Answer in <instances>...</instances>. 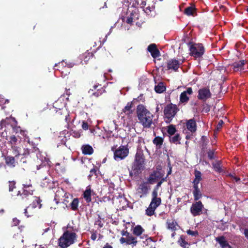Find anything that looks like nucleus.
<instances>
[{
  "label": "nucleus",
  "mask_w": 248,
  "mask_h": 248,
  "mask_svg": "<svg viewBox=\"0 0 248 248\" xmlns=\"http://www.w3.org/2000/svg\"><path fill=\"white\" fill-rule=\"evenodd\" d=\"M139 189L142 193L146 195L150 189V186L148 185L147 182H143L140 185Z\"/></svg>",
  "instance_id": "473e14b6"
},
{
  "label": "nucleus",
  "mask_w": 248,
  "mask_h": 248,
  "mask_svg": "<svg viewBox=\"0 0 248 248\" xmlns=\"http://www.w3.org/2000/svg\"><path fill=\"white\" fill-rule=\"evenodd\" d=\"M79 204V200L78 198H76L72 199L71 202L69 203V207L73 211H77L78 210V206Z\"/></svg>",
  "instance_id": "72a5a7b5"
},
{
  "label": "nucleus",
  "mask_w": 248,
  "mask_h": 248,
  "mask_svg": "<svg viewBox=\"0 0 248 248\" xmlns=\"http://www.w3.org/2000/svg\"><path fill=\"white\" fill-rule=\"evenodd\" d=\"M147 49L154 58H156L160 56V51L157 49L156 45L155 44H150L148 46Z\"/></svg>",
  "instance_id": "5701e85b"
},
{
  "label": "nucleus",
  "mask_w": 248,
  "mask_h": 248,
  "mask_svg": "<svg viewBox=\"0 0 248 248\" xmlns=\"http://www.w3.org/2000/svg\"><path fill=\"white\" fill-rule=\"evenodd\" d=\"M125 22L127 24H130V25H132L133 23L134 22V21L133 19V16H131V13L130 14V15L129 16H128L126 17Z\"/></svg>",
  "instance_id": "13d9d810"
},
{
  "label": "nucleus",
  "mask_w": 248,
  "mask_h": 248,
  "mask_svg": "<svg viewBox=\"0 0 248 248\" xmlns=\"http://www.w3.org/2000/svg\"><path fill=\"white\" fill-rule=\"evenodd\" d=\"M131 16H133V19L136 24L138 26L141 25L144 22V19L140 16L138 10H134L131 12Z\"/></svg>",
  "instance_id": "6ab92c4d"
},
{
  "label": "nucleus",
  "mask_w": 248,
  "mask_h": 248,
  "mask_svg": "<svg viewBox=\"0 0 248 248\" xmlns=\"http://www.w3.org/2000/svg\"><path fill=\"white\" fill-rule=\"evenodd\" d=\"M34 189L31 184H23L22 193L18 191L17 196L18 199L23 203H27L32 200Z\"/></svg>",
  "instance_id": "20e7f679"
},
{
  "label": "nucleus",
  "mask_w": 248,
  "mask_h": 248,
  "mask_svg": "<svg viewBox=\"0 0 248 248\" xmlns=\"http://www.w3.org/2000/svg\"><path fill=\"white\" fill-rule=\"evenodd\" d=\"M10 118H12L14 120V121L12 122V124H9V128L10 127L12 128V130L13 131V132L15 134H17L19 132L22 135H24L25 132L24 131L22 130L20 127L17 126V122L16 121L15 118L10 117Z\"/></svg>",
  "instance_id": "cd10ccee"
},
{
  "label": "nucleus",
  "mask_w": 248,
  "mask_h": 248,
  "mask_svg": "<svg viewBox=\"0 0 248 248\" xmlns=\"http://www.w3.org/2000/svg\"><path fill=\"white\" fill-rule=\"evenodd\" d=\"M177 242L178 244L183 248H188V246L190 245V244L186 241L185 237L184 235H181L178 240Z\"/></svg>",
  "instance_id": "e433bc0d"
},
{
  "label": "nucleus",
  "mask_w": 248,
  "mask_h": 248,
  "mask_svg": "<svg viewBox=\"0 0 248 248\" xmlns=\"http://www.w3.org/2000/svg\"><path fill=\"white\" fill-rule=\"evenodd\" d=\"M193 93L192 89L191 87H188L186 90L181 93L180 95V102L181 103H186L189 98L187 95H191Z\"/></svg>",
  "instance_id": "4468645a"
},
{
  "label": "nucleus",
  "mask_w": 248,
  "mask_h": 248,
  "mask_svg": "<svg viewBox=\"0 0 248 248\" xmlns=\"http://www.w3.org/2000/svg\"><path fill=\"white\" fill-rule=\"evenodd\" d=\"M67 110L66 109H63V111H61V110H57V112L53 113V114H55L56 117L60 119H63L62 116H63L64 115H66L67 113Z\"/></svg>",
  "instance_id": "49530a36"
},
{
  "label": "nucleus",
  "mask_w": 248,
  "mask_h": 248,
  "mask_svg": "<svg viewBox=\"0 0 248 248\" xmlns=\"http://www.w3.org/2000/svg\"><path fill=\"white\" fill-rule=\"evenodd\" d=\"M156 208L149 205L148 208L146 210V214L148 216H152L155 214V211Z\"/></svg>",
  "instance_id": "8fccbe9b"
},
{
  "label": "nucleus",
  "mask_w": 248,
  "mask_h": 248,
  "mask_svg": "<svg viewBox=\"0 0 248 248\" xmlns=\"http://www.w3.org/2000/svg\"><path fill=\"white\" fill-rule=\"evenodd\" d=\"M157 194L152 193V199L150 205L155 208H156L161 203V199L157 197Z\"/></svg>",
  "instance_id": "a878e982"
},
{
  "label": "nucleus",
  "mask_w": 248,
  "mask_h": 248,
  "mask_svg": "<svg viewBox=\"0 0 248 248\" xmlns=\"http://www.w3.org/2000/svg\"><path fill=\"white\" fill-rule=\"evenodd\" d=\"M98 170V168L97 167L94 166L93 169H92L90 171V174L88 176L89 178H90L93 175L97 176V171Z\"/></svg>",
  "instance_id": "864d4df0"
},
{
  "label": "nucleus",
  "mask_w": 248,
  "mask_h": 248,
  "mask_svg": "<svg viewBox=\"0 0 248 248\" xmlns=\"http://www.w3.org/2000/svg\"><path fill=\"white\" fill-rule=\"evenodd\" d=\"M175 126L173 124H170L168 126L167 132L170 136H173L176 132Z\"/></svg>",
  "instance_id": "a18cd8bd"
},
{
  "label": "nucleus",
  "mask_w": 248,
  "mask_h": 248,
  "mask_svg": "<svg viewBox=\"0 0 248 248\" xmlns=\"http://www.w3.org/2000/svg\"><path fill=\"white\" fill-rule=\"evenodd\" d=\"M93 53L88 51L80 55L78 58L79 60V63H81L82 64H87L90 59L93 58Z\"/></svg>",
  "instance_id": "f3484780"
},
{
  "label": "nucleus",
  "mask_w": 248,
  "mask_h": 248,
  "mask_svg": "<svg viewBox=\"0 0 248 248\" xmlns=\"http://www.w3.org/2000/svg\"><path fill=\"white\" fill-rule=\"evenodd\" d=\"M91 232H92V235L91 236V238L93 241H94L96 240V237H97L96 231H93Z\"/></svg>",
  "instance_id": "774afa93"
},
{
  "label": "nucleus",
  "mask_w": 248,
  "mask_h": 248,
  "mask_svg": "<svg viewBox=\"0 0 248 248\" xmlns=\"http://www.w3.org/2000/svg\"><path fill=\"white\" fill-rule=\"evenodd\" d=\"M164 139L161 137H156L153 140V143L156 145L157 149H160L163 144Z\"/></svg>",
  "instance_id": "58836bf2"
},
{
  "label": "nucleus",
  "mask_w": 248,
  "mask_h": 248,
  "mask_svg": "<svg viewBox=\"0 0 248 248\" xmlns=\"http://www.w3.org/2000/svg\"><path fill=\"white\" fill-rule=\"evenodd\" d=\"M202 146V149H204L206 148V146L209 142L208 138L205 136H202L201 138Z\"/></svg>",
  "instance_id": "09e8293b"
},
{
  "label": "nucleus",
  "mask_w": 248,
  "mask_h": 248,
  "mask_svg": "<svg viewBox=\"0 0 248 248\" xmlns=\"http://www.w3.org/2000/svg\"><path fill=\"white\" fill-rule=\"evenodd\" d=\"M137 100V99H134L133 101L128 102L125 107L122 109L121 113H124L128 118H131L134 112L133 105L135 100Z\"/></svg>",
  "instance_id": "f8f14e48"
},
{
  "label": "nucleus",
  "mask_w": 248,
  "mask_h": 248,
  "mask_svg": "<svg viewBox=\"0 0 248 248\" xmlns=\"http://www.w3.org/2000/svg\"><path fill=\"white\" fill-rule=\"evenodd\" d=\"M16 182L15 181H9V191H13V190L16 188Z\"/></svg>",
  "instance_id": "6e6d98bb"
},
{
  "label": "nucleus",
  "mask_w": 248,
  "mask_h": 248,
  "mask_svg": "<svg viewBox=\"0 0 248 248\" xmlns=\"http://www.w3.org/2000/svg\"><path fill=\"white\" fill-rule=\"evenodd\" d=\"M155 90L157 93H161L165 91L166 87L162 82H159L157 85L155 86Z\"/></svg>",
  "instance_id": "a19ab883"
},
{
  "label": "nucleus",
  "mask_w": 248,
  "mask_h": 248,
  "mask_svg": "<svg viewBox=\"0 0 248 248\" xmlns=\"http://www.w3.org/2000/svg\"><path fill=\"white\" fill-rule=\"evenodd\" d=\"M94 225H98L99 228H101L103 227L104 224L101 220L100 216L98 215V218L95 221Z\"/></svg>",
  "instance_id": "5fc2aeb1"
},
{
  "label": "nucleus",
  "mask_w": 248,
  "mask_h": 248,
  "mask_svg": "<svg viewBox=\"0 0 248 248\" xmlns=\"http://www.w3.org/2000/svg\"><path fill=\"white\" fill-rule=\"evenodd\" d=\"M77 238L76 232L67 230L58 239V246L61 248H67L75 243Z\"/></svg>",
  "instance_id": "7ed1b4c3"
},
{
  "label": "nucleus",
  "mask_w": 248,
  "mask_h": 248,
  "mask_svg": "<svg viewBox=\"0 0 248 248\" xmlns=\"http://www.w3.org/2000/svg\"><path fill=\"white\" fill-rule=\"evenodd\" d=\"M208 157L210 160H212L215 158L214 156V151L209 150L207 152Z\"/></svg>",
  "instance_id": "680f3d73"
},
{
  "label": "nucleus",
  "mask_w": 248,
  "mask_h": 248,
  "mask_svg": "<svg viewBox=\"0 0 248 248\" xmlns=\"http://www.w3.org/2000/svg\"><path fill=\"white\" fill-rule=\"evenodd\" d=\"M17 141V138L15 135H13L10 137L8 142L11 146H12L16 145Z\"/></svg>",
  "instance_id": "3c124183"
},
{
  "label": "nucleus",
  "mask_w": 248,
  "mask_h": 248,
  "mask_svg": "<svg viewBox=\"0 0 248 248\" xmlns=\"http://www.w3.org/2000/svg\"><path fill=\"white\" fill-rule=\"evenodd\" d=\"M122 235L125 236L126 237H121L120 241L121 244L126 243L128 245H132L135 246L137 244L138 238L136 236H133L132 234L128 232L127 231L123 232Z\"/></svg>",
  "instance_id": "0eeeda50"
},
{
  "label": "nucleus",
  "mask_w": 248,
  "mask_h": 248,
  "mask_svg": "<svg viewBox=\"0 0 248 248\" xmlns=\"http://www.w3.org/2000/svg\"><path fill=\"white\" fill-rule=\"evenodd\" d=\"M163 176L160 171L154 170L150 175L148 178V182L150 184L155 183L158 180L160 179Z\"/></svg>",
  "instance_id": "2eb2a0df"
},
{
  "label": "nucleus",
  "mask_w": 248,
  "mask_h": 248,
  "mask_svg": "<svg viewBox=\"0 0 248 248\" xmlns=\"http://www.w3.org/2000/svg\"><path fill=\"white\" fill-rule=\"evenodd\" d=\"M179 111L176 105L172 103L167 104L164 109V118L166 123H170Z\"/></svg>",
  "instance_id": "39448f33"
},
{
  "label": "nucleus",
  "mask_w": 248,
  "mask_h": 248,
  "mask_svg": "<svg viewBox=\"0 0 248 248\" xmlns=\"http://www.w3.org/2000/svg\"><path fill=\"white\" fill-rule=\"evenodd\" d=\"M67 193H68L66 192L63 188L58 187L55 192L54 197V201L56 202V203L58 204L60 203L62 198Z\"/></svg>",
  "instance_id": "aec40b11"
},
{
  "label": "nucleus",
  "mask_w": 248,
  "mask_h": 248,
  "mask_svg": "<svg viewBox=\"0 0 248 248\" xmlns=\"http://www.w3.org/2000/svg\"><path fill=\"white\" fill-rule=\"evenodd\" d=\"M154 9L153 7H150V6H147L145 7L143 10L144 11L145 13H146L147 15H150L151 12L153 11V10Z\"/></svg>",
  "instance_id": "052dcab7"
},
{
  "label": "nucleus",
  "mask_w": 248,
  "mask_h": 248,
  "mask_svg": "<svg viewBox=\"0 0 248 248\" xmlns=\"http://www.w3.org/2000/svg\"><path fill=\"white\" fill-rule=\"evenodd\" d=\"M170 142L177 144H180V140L181 137L179 134H176L175 135L170 137Z\"/></svg>",
  "instance_id": "37998d69"
},
{
  "label": "nucleus",
  "mask_w": 248,
  "mask_h": 248,
  "mask_svg": "<svg viewBox=\"0 0 248 248\" xmlns=\"http://www.w3.org/2000/svg\"><path fill=\"white\" fill-rule=\"evenodd\" d=\"M63 198L64 199L62 201V203L66 205V207H69L68 206L69 205V203L71 202L73 199L72 195L68 193Z\"/></svg>",
  "instance_id": "79ce46f5"
},
{
  "label": "nucleus",
  "mask_w": 248,
  "mask_h": 248,
  "mask_svg": "<svg viewBox=\"0 0 248 248\" xmlns=\"http://www.w3.org/2000/svg\"><path fill=\"white\" fill-rule=\"evenodd\" d=\"M15 156H6L4 158L5 164L11 168H15L17 164V161L15 159Z\"/></svg>",
  "instance_id": "b1692460"
},
{
  "label": "nucleus",
  "mask_w": 248,
  "mask_h": 248,
  "mask_svg": "<svg viewBox=\"0 0 248 248\" xmlns=\"http://www.w3.org/2000/svg\"><path fill=\"white\" fill-rule=\"evenodd\" d=\"M189 50L190 56L195 59L202 57L205 52L204 46L202 44H194L191 45Z\"/></svg>",
  "instance_id": "423d86ee"
},
{
  "label": "nucleus",
  "mask_w": 248,
  "mask_h": 248,
  "mask_svg": "<svg viewBox=\"0 0 248 248\" xmlns=\"http://www.w3.org/2000/svg\"><path fill=\"white\" fill-rule=\"evenodd\" d=\"M193 187L194 188L193 191L194 199L195 201H197L202 197V194L199 188L198 185H193Z\"/></svg>",
  "instance_id": "c85d7f7f"
},
{
  "label": "nucleus",
  "mask_w": 248,
  "mask_h": 248,
  "mask_svg": "<svg viewBox=\"0 0 248 248\" xmlns=\"http://www.w3.org/2000/svg\"><path fill=\"white\" fill-rule=\"evenodd\" d=\"M137 116L140 123L144 128H150L154 124V127L155 126L153 122V114L151 113L142 105H139L137 108Z\"/></svg>",
  "instance_id": "f257e3e1"
},
{
  "label": "nucleus",
  "mask_w": 248,
  "mask_h": 248,
  "mask_svg": "<svg viewBox=\"0 0 248 248\" xmlns=\"http://www.w3.org/2000/svg\"><path fill=\"white\" fill-rule=\"evenodd\" d=\"M246 60H240L238 62H234L232 65V69L234 71H239L244 70V65Z\"/></svg>",
  "instance_id": "393cba45"
},
{
  "label": "nucleus",
  "mask_w": 248,
  "mask_h": 248,
  "mask_svg": "<svg viewBox=\"0 0 248 248\" xmlns=\"http://www.w3.org/2000/svg\"><path fill=\"white\" fill-rule=\"evenodd\" d=\"M34 199L32 201V202L30 204L33 208L35 209L36 208L38 207L39 209H41L42 206V204H41V202H42V200L38 197H34Z\"/></svg>",
  "instance_id": "2f4dec72"
},
{
  "label": "nucleus",
  "mask_w": 248,
  "mask_h": 248,
  "mask_svg": "<svg viewBox=\"0 0 248 248\" xmlns=\"http://www.w3.org/2000/svg\"><path fill=\"white\" fill-rule=\"evenodd\" d=\"M162 184V182H158L157 184V185L155 186L153 191L152 192V193L154 194H158V190L159 188V187L161 186V185Z\"/></svg>",
  "instance_id": "bf43d9fd"
},
{
  "label": "nucleus",
  "mask_w": 248,
  "mask_h": 248,
  "mask_svg": "<svg viewBox=\"0 0 248 248\" xmlns=\"http://www.w3.org/2000/svg\"><path fill=\"white\" fill-rule=\"evenodd\" d=\"M194 174L195 175V178L193 180L192 183L193 185H198L202 179V173L200 171L195 170Z\"/></svg>",
  "instance_id": "f704fd0d"
},
{
  "label": "nucleus",
  "mask_w": 248,
  "mask_h": 248,
  "mask_svg": "<svg viewBox=\"0 0 248 248\" xmlns=\"http://www.w3.org/2000/svg\"><path fill=\"white\" fill-rule=\"evenodd\" d=\"M216 241L218 243L221 248H232L226 240L224 236H220L216 238Z\"/></svg>",
  "instance_id": "bb28decb"
},
{
  "label": "nucleus",
  "mask_w": 248,
  "mask_h": 248,
  "mask_svg": "<svg viewBox=\"0 0 248 248\" xmlns=\"http://www.w3.org/2000/svg\"><path fill=\"white\" fill-rule=\"evenodd\" d=\"M82 127L85 130H88L89 128V125L88 123L85 121H83L82 124Z\"/></svg>",
  "instance_id": "338daca9"
},
{
  "label": "nucleus",
  "mask_w": 248,
  "mask_h": 248,
  "mask_svg": "<svg viewBox=\"0 0 248 248\" xmlns=\"http://www.w3.org/2000/svg\"><path fill=\"white\" fill-rule=\"evenodd\" d=\"M63 118L64 119L65 121L67 123V126H69V123L70 122L71 118H70L69 115L68 113L67 112L66 115H64L63 116H62Z\"/></svg>",
  "instance_id": "0e129e2a"
},
{
  "label": "nucleus",
  "mask_w": 248,
  "mask_h": 248,
  "mask_svg": "<svg viewBox=\"0 0 248 248\" xmlns=\"http://www.w3.org/2000/svg\"><path fill=\"white\" fill-rule=\"evenodd\" d=\"M11 148L13 150L15 157H18L20 155L19 151V148L16 146V145L11 146Z\"/></svg>",
  "instance_id": "603ef678"
},
{
  "label": "nucleus",
  "mask_w": 248,
  "mask_h": 248,
  "mask_svg": "<svg viewBox=\"0 0 248 248\" xmlns=\"http://www.w3.org/2000/svg\"><path fill=\"white\" fill-rule=\"evenodd\" d=\"M211 93L210 90L207 88H203L198 91V98L200 100L205 101L210 98Z\"/></svg>",
  "instance_id": "ddd939ff"
},
{
  "label": "nucleus",
  "mask_w": 248,
  "mask_h": 248,
  "mask_svg": "<svg viewBox=\"0 0 248 248\" xmlns=\"http://www.w3.org/2000/svg\"><path fill=\"white\" fill-rule=\"evenodd\" d=\"M213 168L215 171H216V172H221L222 171L221 169V163L219 161H218L215 163H213Z\"/></svg>",
  "instance_id": "de8ad7c7"
},
{
  "label": "nucleus",
  "mask_w": 248,
  "mask_h": 248,
  "mask_svg": "<svg viewBox=\"0 0 248 248\" xmlns=\"http://www.w3.org/2000/svg\"><path fill=\"white\" fill-rule=\"evenodd\" d=\"M186 126L187 130L192 133L195 132L197 130V124L195 120L193 118L187 120L186 123Z\"/></svg>",
  "instance_id": "4be33fe9"
},
{
  "label": "nucleus",
  "mask_w": 248,
  "mask_h": 248,
  "mask_svg": "<svg viewBox=\"0 0 248 248\" xmlns=\"http://www.w3.org/2000/svg\"><path fill=\"white\" fill-rule=\"evenodd\" d=\"M181 63L178 60L171 59L167 62V69L177 71L180 67Z\"/></svg>",
  "instance_id": "a211bd4d"
},
{
  "label": "nucleus",
  "mask_w": 248,
  "mask_h": 248,
  "mask_svg": "<svg viewBox=\"0 0 248 248\" xmlns=\"http://www.w3.org/2000/svg\"><path fill=\"white\" fill-rule=\"evenodd\" d=\"M35 213V209L33 208V207L30 205L27 206L24 210L25 215L28 217L33 216Z\"/></svg>",
  "instance_id": "c9c22d12"
},
{
  "label": "nucleus",
  "mask_w": 248,
  "mask_h": 248,
  "mask_svg": "<svg viewBox=\"0 0 248 248\" xmlns=\"http://www.w3.org/2000/svg\"><path fill=\"white\" fill-rule=\"evenodd\" d=\"M82 154L85 155H91L93 153V149L92 147L89 145H83L81 147Z\"/></svg>",
  "instance_id": "7c9ffc66"
},
{
  "label": "nucleus",
  "mask_w": 248,
  "mask_h": 248,
  "mask_svg": "<svg viewBox=\"0 0 248 248\" xmlns=\"http://www.w3.org/2000/svg\"><path fill=\"white\" fill-rule=\"evenodd\" d=\"M186 233L187 234L194 237H197L199 235V233L197 231H194L189 229L187 230Z\"/></svg>",
  "instance_id": "4d7b16f0"
},
{
  "label": "nucleus",
  "mask_w": 248,
  "mask_h": 248,
  "mask_svg": "<svg viewBox=\"0 0 248 248\" xmlns=\"http://www.w3.org/2000/svg\"><path fill=\"white\" fill-rule=\"evenodd\" d=\"M30 151L28 149H24V151L23 153L21 155L24 156V157L27 158L29 156H30Z\"/></svg>",
  "instance_id": "e2e57ef3"
},
{
  "label": "nucleus",
  "mask_w": 248,
  "mask_h": 248,
  "mask_svg": "<svg viewBox=\"0 0 248 248\" xmlns=\"http://www.w3.org/2000/svg\"><path fill=\"white\" fill-rule=\"evenodd\" d=\"M196 9L194 5H191L190 6L186 7L184 10V14L187 16H194V13L196 12Z\"/></svg>",
  "instance_id": "4c0bfd02"
},
{
  "label": "nucleus",
  "mask_w": 248,
  "mask_h": 248,
  "mask_svg": "<svg viewBox=\"0 0 248 248\" xmlns=\"http://www.w3.org/2000/svg\"><path fill=\"white\" fill-rule=\"evenodd\" d=\"M92 190L91 188L86 189L83 193V197L87 203H89L92 201L91 198Z\"/></svg>",
  "instance_id": "ea45409f"
},
{
  "label": "nucleus",
  "mask_w": 248,
  "mask_h": 248,
  "mask_svg": "<svg viewBox=\"0 0 248 248\" xmlns=\"http://www.w3.org/2000/svg\"><path fill=\"white\" fill-rule=\"evenodd\" d=\"M204 206L201 201H196L193 203L190 209V213L194 217L200 216L202 213Z\"/></svg>",
  "instance_id": "9b49d317"
},
{
  "label": "nucleus",
  "mask_w": 248,
  "mask_h": 248,
  "mask_svg": "<svg viewBox=\"0 0 248 248\" xmlns=\"http://www.w3.org/2000/svg\"><path fill=\"white\" fill-rule=\"evenodd\" d=\"M105 88V86H102V84L95 82L93 84L92 88L90 89L89 93L92 92L93 96L98 97L106 93Z\"/></svg>",
  "instance_id": "6e6552de"
},
{
  "label": "nucleus",
  "mask_w": 248,
  "mask_h": 248,
  "mask_svg": "<svg viewBox=\"0 0 248 248\" xmlns=\"http://www.w3.org/2000/svg\"><path fill=\"white\" fill-rule=\"evenodd\" d=\"M65 108V103L60 100L55 101L53 105V107L50 108V110L51 113L57 112V110L63 111Z\"/></svg>",
  "instance_id": "dca6fc26"
},
{
  "label": "nucleus",
  "mask_w": 248,
  "mask_h": 248,
  "mask_svg": "<svg viewBox=\"0 0 248 248\" xmlns=\"http://www.w3.org/2000/svg\"><path fill=\"white\" fill-rule=\"evenodd\" d=\"M211 109V106L208 104H205L203 105L202 111L205 113H207L210 111Z\"/></svg>",
  "instance_id": "69168bd1"
},
{
  "label": "nucleus",
  "mask_w": 248,
  "mask_h": 248,
  "mask_svg": "<svg viewBox=\"0 0 248 248\" xmlns=\"http://www.w3.org/2000/svg\"><path fill=\"white\" fill-rule=\"evenodd\" d=\"M145 157L143 151L141 149H138L135 155L134 160L132 163L131 170L129 172L131 176H137L145 169Z\"/></svg>",
  "instance_id": "f03ea898"
},
{
  "label": "nucleus",
  "mask_w": 248,
  "mask_h": 248,
  "mask_svg": "<svg viewBox=\"0 0 248 248\" xmlns=\"http://www.w3.org/2000/svg\"><path fill=\"white\" fill-rule=\"evenodd\" d=\"M152 241V238L148 237L147 234H143L141 236L138 237L137 239V244L140 243L143 247L147 246L149 243Z\"/></svg>",
  "instance_id": "412c9836"
},
{
  "label": "nucleus",
  "mask_w": 248,
  "mask_h": 248,
  "mask_svg": "<svg viewBox=\"0 0 248 248\" xmlns=\"http://www.w3.org/2000/svg\"><path fill=\"white\" fill-rule=\"evenodd\" d=\"M14 120L12 118H6L0 122V135L1 137H5L7 136L6 129L9 128V124H12Z\"/></svg>",
  "instance_id": "1a4fd4ad"
},
{
  "label": "nucleus",
  "mask_w": 248,
  "mask_h": 248,
  "mask_svg": "<svg viewBox=\"0 0 248 248\" xmlns=\"http://www.w3.org/2000/svg\"><path fill=\"white\" fill-rule=\"evenodd\" d=\"M144 229L140 225L136 226L133 229V234L138 238L144 234Z\"/></svg>",
  "instance_id": "c756f323"
},
{
  "label": "nucleus",
  "mask_w": 248,
  "mask_h": 248,
  "mask_svg": "<svg viewBox=\"0 0 248 248\" xmlns=\"http://www.w3.org/2000/svg\"><path fill=\"white\" fill-rule=\"evenodd\" d=\"M129 154V149L124 146H120L114 152V158L115 160L119 158L121 160L125 158Z\"/></svg>",
  "instance_id": "9d476101"
},
{
  "label": "nucleus",
  "mask_w": 248,
  "mask_h": 248,
  "mask_svg": "<svg viewBox=\"0 0 248 248\" xmlns=\"http://www.w3.org/2000/svg\"><path fill=\"white\" fill-rule=\"evenodd\" d=\"M167 224L168 229L171 230L172 231L176 230V225H177V223L176 221L174 220L172 221H167Z\"/></svg>",
  "instance_id": "c03bdc74"
}]
</instances>
